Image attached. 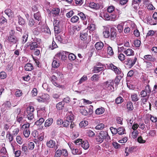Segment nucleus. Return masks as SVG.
<instances>
[{
    "label": "nucleus",
    "instance_id": "f257e3e1",
    "mask_svg": "<svg viewBox=\"0 0 157 157\" xmlns=\"http://www.w3.org/2000/svg\"><path fill=\"white\" fill-rule=\"evenodd\" d=\"M95 140L99 144L103 142L104 140L106 142L110 141V138L107 132L101 131L98 134L96 135Z\"/></svg>",
    "mask_w": 157,
    "mask_h": 157
},
{
    "label": "nucleus",
    "instance_id": "f03ea898",
    "mask_svg": "<svg viewBox=\"0 0 157 157\" xmlns=\"http://www.w3.org/2000/svg\"><path fill=\"white\" fill-rule=\"evenodd\" d=\"M15 32L14 31L12 30L9 32V36L7 37V40L9 43L11 45L17 44L18 39L15 36Z\"/></svg>",
    "mask_w": 157,
    "mask_h": 157
},
{
    "label": "nucleus",
    "instance_id": "7ed1b4c3",
    "mask_svg": "<svg viewBox=\"0 0 157 157\" xmlns=\"http://www.w3.org/2000/svg\"><path fill=\"white\" fill-rule=\"evenodd\" d=\"M41 42V39L39 38H35L33 40V41L28 43L27 46L30 47L31 50H35L36 48H39L40 44Z\"/></svg>",
    "mask_w": 157,
    "mask_h": 157
},
{
    "label": "nucleus",
    "instance_id": "20e7f679",
    "mask_svg": "<svg viewBox=\"0 0 157 157\" xmlns=\"http://www.w3.org/2000/svg\"><path fill=\"white\" fill-rule=\"evenodd\" d=\"M74 142L77 146L81 145V147L85 150L87 149L89 147L88 142L86 140L82 141L81 139H77L74 140Z\"/></svg>",
    "mask_w": 157,
    "mask_h": 157
},
{
    "label": "nucleus",
    "instance_id": "39448f33",
    "mask_svg": "<svg viewBox=\"0 0 157 157\" xmlns=\"http://www.w3.org/2000/svg\"><path fill=\"white\" fill-rule=\"evenodd\" d=\"M68 53V52L65 51L60 52L55 55L54 59L59 61L65 60Z\"/></svg>",
    "mask_w": 157,
    "mask_h": 157
},
{
    "label": "nucleus",
    "instance_id": "423d86ee",
    "mask_svg": "<svg viewBox=\"0 0 157 157\" xmlns=\"http://www.w3.org/2000/svg\"><path fill=\"white\" fill-rule=\"evenodd\" d=\"M34 111V109H26L25 111V113L27 114V118L31 122L30 123L33 122L34 115L33 112Z\"/></svg>",
    "mask_w": 157,
    "mask_h": 157
},
{
    "label": "nucleus",
    "instance_id": "0eeeda50",
    "mask_svg": "<svg viewBox=\"0 0 157 157\" xmlns=\"http://www.w3.org/2000/svg\"><path fill=\"white\" fill-rule=\"evenodd\" d=\"M68 145L71 151L72 154L74 155H81L82 153L81 151L79 149L75 146L73 144L69 143Z\"/></svg>",
    "mask_w": 157,
    "mask_h": 157
},
{
    "label": "nucleus",
    "instance_id": "6e6552de",
    "mask_svg": "<svg viewBox=\"0 0 157 157\" xmlns=\"http://www.w3.org/2000/svg\"><path fill=\"white\" fill-rule=\"evenodd\" d=\"M110 67L111 69L113 70L116 74L120 75V76H118L119 78H121V77L123 76V74L122 73V71L120 68H118L113 64H110Z\"/></svg>",
    "mask_w": 157,
    "mask_h": 157
},
{
    "label": "nucleus",
    "instance_id": "1a4fd4ad",
    "mask_svg": "<svg viewBox=\"0 0 157 157\" xmlns=\"http://www.w3.org/2000/svg\"><path fill=\"white\" fill-rule=\"evenodd\" d=\"M104 84L105 87L108 90H112L114 89V82L112 80H109L105 82Z\"/></svg>",
    "mask_w": 157,
    "mask_h": 157
},
{
    "label": "nucleus",
    "instance_id": "9d476101",
    "mask_svg": "<svg viewBox=\"0 0 157 157\" xmlns=\"http://www.w3.org/2000/svg\"><path fill=\"white\" fill-rule=\"evenodd\" d=\"M137 60V58L136 57L134 58H129L126 61V64L128 68L132 67L135 64Z\"/></svg>",
    "mask_w": 157,
    "mask_h": 157
},
{
    "label": "nucleus",
    "instance_id": "9b49d317",
    "mask_svg": "<svg viewBox=\"0 0 157 157\" xmlns=\"http://www.w3.org/2000/svg\"><path fill=\"white\" fill-rule=\"evenodd\" d=\"M143 60L144 61H150V62H154L156 61V59L152 55H147L144 56Z\"/></svg>",
    "mask_w": 157,
    "mask_h": 157
},
{
    "label": "nucleus",
    "instance_id": "f8f14e48",
    "mask_svg": "<svg viewBox=\"0 0 157 157\" xmlns=\"http://www.w3.org/2000/svg\"><path fill=\"white\" fill-rule=\"evenodd\" d=\"M74 116L71 111L68 112L66 115L65 119L71 122L74 120Z\"/></svg>",
    "mask_w": 157,
    "mask_h": 157
},
{
    "label": "nucleus",
    "instance_id": "ddd939ff",
    "mask_svg": "<svg viewBox=\"0 0 157 157\" xmlns=\"http://www.w3.org/2000/svg\"><path fill=\"white\" fill-rule=\"evenodd\" d=\"M78 15L80 17L81 19L83 21V24L84 25H87V21L88 19V17H87V18L86 15L84 13L81 12L78 13Z\"/></svg>",
    "mask_w": 157,
    "mask_h": 157
},
{
    "label": "nucleus",
    "instance_id": "4468645a",
    "mask_svg": "<svg viewBox=\"0 0 157 157\" xmlns=\"http://www.w3.org/2000/svg\"><path fill=\"white\" fill-rule=\"evenodd\" d=\"M51 81L55 86L58 87L60 86L59 83L57 82V78L55 75H53L52 76Z\"/></svg>",
    "mask_w": 157,
    "mask_h": 157
},
{
    "label": "nucleus",
    "instance_id": "2eb2a0df",
    "mask_svg": "<svg viewBox=\"0 0 157 157\" xmlns=\"http://www.w3.org/2000/svg\"><path fill=\"white\" fill-rule=\"evenodd\" d=\"M90 7L94 9L97 10L99 9L101 7L100 5L98 3H96L94 2L90 3L89 5Z\"/></svg>",
    "mask_w": 157,
    "mask_h": 157
},
{
    "label": "nucleus",
    "instance_id": "dca6fc26",
    "mask_svg": "<svg viewBox=\"0 0 157 157\" xmlns=\"http://www.w3.org/2000/svg\"><path fill=\"white\" fill-rule=\"evenodd\" d=\"M110 39L112 40H114L117 36L116 30L113 29L110 30Z\"/></svg>",
    "mask_w": 157,
    "mask_h": 157
},
{
    "label": "nucleus",
    "instance_id": "f3484780",
    "mask_svg": "<svg viewBox=\"0 0 157 157\" xmlns=\"http://www.w3.org/2000/svg\"><path fill=\"white\" fill-rule=\"evenodd\" d=\"M56 144V142L54 141L51 140L49 141H47L46 145L49 148H53L55 146Z\"/></svg>",
    "mask_w": 157,
    "mask_h": 157
},
{
    "label": "nucleus",
    "instance_id": "a211bd4d",
    "mask_svg": "<svg viewBox=\"0 0 157 157\" xmlns=\"http://www.w3.org/2000/svg\"><path fill=\"white\" fill-rule=\"evenodd\" d=\"M104 46V44L101 41L97 42L95 45V48L98 50L101 49L103 48Z\"/></svg>",
    "mask_w": 157,
    "mask_h": 157
},
{
    "label": "nucleus",
    "instance_id": "6ab92c4d",
    "mask_svg": "<svg viewBox=\"0 0 157 157\" xmlns=\"http://www.w3.org/2000/svg\"><path fill=\"white\" fill-rule=\"evenodd\" d=\"M88 34L87 32L85 31H83L80 33V37L81 39L83 41L86 40Z\"/></svg>",
    "mask_w": 157,
    "mask_h": 157
},
{
    "label": "nucleus",
    "instance_id": "aec40b11",
    "mask_svg": "<svg viewBox=\"0 0 157 157\" xmlns=\"http://www.w3.org/2000/svg\"><path fill=\"white\" fill-rule=\"evenodd\" d=\"M100 16L104 19L107 21L110 20L111 18V16L106 13H101Z\"/></svg>",
    "mask_w": 157,
    "mask_h": 157
},
{
    "label": "nucleus",
    "instance_id": "412c9836",
    "mask_svg": "<svg viewBox=\"0 0 157 157\" xmlns=\"http://www.w3.org/2000/svg\"><path fill=\"white\" fill-rule=\"evenodd\" d=\"M124 53L128 56H133L134 53L133 51L131 48H128L124 52Z\"/></svg>",
    "mask_w": 157,
    "mask_h": 157
},
{
    "label": "nucleus",
    "instance_id": "4be33fe9",
    "mask_svg": "<svg viewBox=\"0 0 157 157\" xmlns=\"http://www.w3.org/2000/svg\"><path fill=\"white\" fill-rule=\"evenodd\" d=\"M144 63L145 65V69L147 70H149L151 69L153 66L152 63L149 61H144Z\"/></svg>",
    "mask_w": 157,
    "mask_h": 157
},
{
    "label": "nucleus",
    "instance_id": "5701e85b",
    "mask_svg": "<svg viewBox=\"0 0 157 157\" xmlns=\"http://www.w3.org/2000/svg\"><path fill=\"white\" fill-rule=\"evenodd\" d=\"M54 17L58 15L60 12V9L58 8L53 9L51 12Z\"/></svg>",
    "mask_w": 157,
    "mask_h": 157
},
{
    "label": "nucleus",
    "instance_id": "b1692460",
    "mask_svg": "<svg viewBox=\"0 0 157 157\" xmlns=\"http://www.w3.org/2000/svg\"><path fill=\"white\" fill-rule=\"evenodd\" d=\"M24 68L26 71H31L33 69V67L31 63H27L25 65Z\"/></svg>",
    "mask_w": 157,
    "mask_h": 157
},
{
    "label": "nucleus",
    "instance_id": "393cba45",
    "mask_svg": "<svg viewBox=\"0 0 157 157\" xmlns=\"http://www.w3.org/2000/svg\"><path fill=\"white\" fill-rule=\"evenodd\" d=\"M53 122V119L52 118H49L44 123V126L45 127H48L50 126Z\"/></svg>",
    "mask_w": 157,
    "mask_h": 157
},
{
    "label": "nucleus",
    "instance_id": "a878e982",
    "mask_svg": "<svg viewBox=\"0 0 157 157\" xmlns=\"http://www.w3.org/2000/svg\"><path fill=\"white\" fill-rule=\"evenodd\" d=\"M41 33L50 34L51 32L49 29L48 27L42 26L41 27Z\"/></svg>",
    "mask_w": 157,
    "mask_h": 157
},
{
    "label": "nucleus",
    "instance_id": "bb28decb",
    "mask_svg": "<svg viewBox=\"0 0 157 157\" xmlns=\"http://www.w3.org/2000/svg\"><path fill=\"white\" fill-rule=\"evenodd\" d=\"M59 61L56 59L53 60L52 63V67L54 68H57L59 67L60 63Z\"/></svg>",
    "mask_w": 157,
    "mask_h": 157
},
{
    "label": "nucleus",
    "instance_id": "cd10ccee",
    "mask_svg": "<svg viewBox=\"0 0 157 157\" xmlns=\"http://www.w3.org/2000/svg\"><path fill=\"white\" fill-rule=\"evenodd\" d=\"M117 133L120 135H122L125 133V130L123 127H121L117 128Z\"/></svg>",
    "mask_w": 157,
    "mask_h": 157
},
{
    "label": "nucleus",
    "instance_id": "c85d7f7f",
    "mask_svg": "<svg viewBox=\"0 0 157 157\" xmlns=\"http://www.w3.org/2000/svg\"><path fill=\"white\" fill-rule=\"evenodd\" d=\"M131 98L132 100L133 101H137L139 99L137 94L135 93L132 94H131Z\"/></svg>",
    "mask_w": 157,
    "mask_h": 157
},
{
    "label": "nucleus",
    "instance_id": "c756f323",
    "mask_svg": "<svg viewBox=\"0 0 157 157\" xmlns=\"http://www.w3.org/2000/svg\"><path fill=\"white\" fill-rule=\"evenodd\" d=\"M104 69L103 67H94L93 68V71L94 73H98L102 71Z\"/></svg>",
    "mask_w": 157,
    "mask_h": 157
},
{
    "label": "nucleus",
    "instance_id": "7c9ffc66",
    "mask_svg": "<svg viewBox=\"0 0 157 157\" xmlns=\"http://www.w3.org/2000/svg\"><path fill=\"white\" fill-rule=\"evenodd\" d=\"M4 12L9 17H12L13 15V12L10 9L6 10Z\"/></svg>",
    "mask_w": 157,
    "mask_h": 157
},
{
    "label": "nucleus",
    "instance_id": "2f4dec72",
    "mask_svg": "<svg viewBox=\"0 0 157 157\" xmlns=\"http://www.w3.org/2000/svg\"><path fill=\"white\" fill-rule=\"evenodd\" d=\"M80 109V113L83 115L84 116L87 115L88 114V111H89L90 110L91 111L92 110V109Z\"/></svg>",
    "mask_w": 157,
    "mask_h": 157
},
{
    "label": "nucleus",
    "instance_id": "473e14b6",
    "mask_svg": "<svg viewBox=\"0 0 157 157\" xmlns=\"http://www.w3.org/2000/svg\"><path fill=\"white\" fill-rule=\"evenodd\" d=\"M7 23V20L5 17L3 16L0 17V26L2 25H6Z\"/></svg>",
    "mask_w": 157,
    "mask_h": 157
},
{
    "label": "nucleus",
    "instance_id": "72a5a7b5",
    "mask_svg": "<svg viewBox=\"0 0 157 157\" xmlns=\"http://www.w3.org/2000/svg\"><path fill=\"white\" fill-rule=\"evenodd\" d=\"M44 119L43 118H40L38 120L36 121L35 122V124L37 125H41L44 122Z\"/></svg>",
    "mask_w": 157,
    "mask_h": 157
},
{
    "label": "nucleus",
    "instance_id": "f704fd0d",
    "mask_svg": "<svg viewBox=\"0 0 157 157\" xmlns=\"http://www.w3.org/2000/svg\"><path fill=\"white\" fill-rule=\"evenodd\" d=\"M34 17L35 19L38 21H40L41 19V17L40 13L39 12L34 13Z\"/></svg>",
    "mask_w": 157,
    "mask_h": 157
},
{
    "label": "nucleus",
    "instance_id": "c9c22d12",
    "mask_svg": "<svg viewBox=\"0 0 157 157\" xmlns=\"http://www.w3.org/2000/svg\"><path fill=\"white\" fill-rule=\"evenodd\" d=\"M79 18L78 16L75 15L73 16L71 19V21L73 23H75L78 21Z\"/></svg>",
    "mask_w": 157,
    "mask_h": 157
},
{
    "label": "nucleus",
    "instance_id": "e433bc0d",
    "mask_svg": "<svg viewBox=\"0 0 157 157\" xmlns=\"http://www.w3.org/2000/svg\"><path fill=\"white\" fill-rule=\"evenodd\" d=\"M115 7L113 6H108L107 9V11L110 13H112L113 12H115Z\"/></svg>",
    "mask_w": 157,
    "mask_h": 157
},
{
    "label": "nucleus",
    "instance_id": "4c0bfd02",
    "mask_svg": "<svg viewBox=\"0 0 157 157\" xmlns=\"http://www.w3.org/2000/svg\"><path fill=\"white\" fill-rule=\"evenodd\" d=\"M28 37V33H25L24 34L22 37V42L24 44L27 41Z\"/></svg>",
    "mask_w": 157,
    "mask_h": 157
},
{
    "label": "nucleus",
    "instance_id": "58836bf2",
    "mask_svg": "<svg viewBox=\"0 0 157 157\" xmlns=\"http://www.w3.org/2000/svg\"><path fill=\"white\" fill-rule=\"evenodd\" d=\"M21 112V110H19L18 115L17 117V121L19 123H22L23 121V118L22 117H20L19 114Z\"/></svg>",
    "mask_w": 157,
    "mask_h": 157
},
{
    "label": "nucleus",
    "instance_id": "ea45409f",
    "mask_svg": "<svg viewBox=\"0 0 157 157\" xmlns=\"http://www.w3.org/2000/svg\"><path fill=\"white\" fill-rule=\"evenodd\" d=\"M123 101L124 99L122 97L119 96L117 97L115 99V102L117 104H119L123 102Z\"/></svg>",
    "mask_w": 157,
    "mask_h": 157
},
{
    "label": "nucleus",
    "instance_id": "a19ab883",
    "mask_svg": "<svg viewBox=\"0 0 157 157\" xmlns=\"http://www.w3.org/2000/svg\"><path fill=\"white\" fill-rule=\"evenodd\" d=\"M67 56H68L69 59L71 61L75 60L76 58V56L75 55L72 53H71L69 54L68 53Z\"/></svg>",
    "mask_w": 157,
    "mask_h": 157
},
{
    "label": "nucleus",
    "instance_id": "79ce46f5",
    "mask_svg": "<svg viewBox=\"0 0 157 157\" xmlns=\"http://www.w3.org/2000/svg\"><path fill=\"white\" fill-rule=\"evenodd\" d=\"M105 111V109H97L95 113L97 114H102Z\"/></svg>",
    "mask_w": 157,
    "mask_h": 157
},
{
    "label": "nucleus",
    "instance_id": "37998d69",
    "mask_svg": "<svg viewBox=\"0 0 157 157\" xmlns=\"http://www.w3.org/2000/svg\"><path fill=\"white\" fill-rule=\"evenodd\" d=\"M140 95L141 97H147V98L150 96V95L148 94L144 90H143L140 92Z\"/></svg>",
    "mask_w": 157,
    "mask_h": 157
},
{
    "label": "nucleus",
    "instance_id": "c03bdc74",
    "mask_svg": "<svg viewBox=\"0 0 157 157\" xmlns=\"http://www.w3.org/2000/svg\"><path fill=\"white\" fill-rule=\"evenodd\" d=\"M28 25L30 27L34 26H36V24L35 23L34 20L33 19H30L28 23Z\"/></svg>",
    "mask_w": 157,
    "mask_h": 157
},
{
    "label": "nucleus",
    "instance_id": "a18cd8bd",
    "mask_svg": "<svg viewBox=\"0 0 157 157\" xmlns=\"http://www.w3.org/2000/svg\"><path fill=\"white\" fill-rule=\"evenodd\" d=\"M43 100L45 102L49 99V95L48 94H44L41 96Z\"/></svg>",
    "mask_w": 157,
    "mask_h": 157
},
{
    "label": "nucleus",
    "instance_id": "49530a36",
    "mask_svg": "<svg viewBox=\"0 0 157 157\" xmlns=\"http://www.w3.org/2000/svg\"><path fill=\"white\" fill-rule=\"evenodd\" d=\"M34 33L35 34L38 35L40 33H41V27H37L34 29Z\"/></svg>",
    "mask_w": 157,
    "mask_h": 157
},
{
    "label": "nucleus",
    "instance_id": "de8ad7c7",
    "mask_svg": "<svg viewBox=\"0 0 157 157\" xmlns=\"http://www.w3.org/2000/svg\"><path fill=\"white\" fill-rule=\"evenodd\" d=\"M88 124V122L86 121H82L79 124V126L82 128L85 127Z\"/></svg>",
    "mask_w": 157,
    "mask_h": 157
},
{
    "label": "nucleus",
    "instance_id": "09e8293b",
    "mask_svg": "<svg viewBox=\"0 0 157 157\" xmlns=\"http://www.w3.org/2000/svg\"><path fill=\"white\" fill-rule=\"evenodd\" d=\"M99 77L97 74L93 75L91 78V80L92 81H98L99 80Z\"/></svg>",
    "mask_w": 157,
    "mask_h": 157
},
{
    "label": "nucleus",
    "instance_id": "8fccbe9b",
    "mask_svg": "<svg viewBox=\"0 0 157 157\" xmlns=\"http://www.w3.org/2000/svg\"><path fill=\"white\" fill-rule=\"evenodd\" d=\"M18 23L19 25H24L25 23L24 20L21 16L18 17Z\"/></svg>",
    "mask_w": 157,
    "mask_h": 157
},
{
    "label": "nucleus",
    "instance_id": "3c124183",
    "mask_svg": "<svg viewBox=\"0 0 157 157\" xmlns=\"http://www.w3.org/2000/svg\"><path fill=\"white\" fill-rule=\"evenodd\" d=\"M104 36L106 38H108L110 36V34L109 30H105L103 33Z\"/></svg>",
    "mask_w": 157,
    "mask_h": 157
},
{
    "label": "nucleus",
    "instance_id": "603ef678",
    "mask_svg": "<svg viewBox=\"0 0 157 157\" xmlns=\"http://www.w3.org/2000/svg\"><path fill=\"white\" fill-rule=\"evenodd\" d=\"M104 128V125L103 123H100L95 127V129L97 130H101L103 129Z\"/></svg>",
    "mask_w": 157,
    "mask_h": 157
},
{
    "label": "nucleus",
    "instance_id": "864d4df0",
    "mask_svg": "<svg viewBox=\"0 0 157 157\" xmlns=\"http://www.w3.org/2000/svg\"><path fill=\"white\" fill-rule=\"evenodd\" d=\"M7 74L4 71H2L0 73V78L1 79H4L7 77Z\"/></svg>",
    "mask_w": 157,
    "mask_h": 157
},
{
    "label": "nucleus",
    "instance_id": "5fc2aeb1",
    "mask_svg": "<svg viewBox=\"0 0 157 157\" xmlns=\"http://www.w3.org/2000/svg\"><path fill=\"white\" fill-rule=\"evenodd\" d=\"M148 94L150 95V93L151 92V90L150 87V86L148 85H147L145 88V89L144 90Z\"/></svg>",
    "mask_w": 157,
    "mask_h": 157
},
{
    "label": "nucleus",
    "instance_id": "6e6d98bb",
    "mask_svg": "<svg viewBox=\"0 0 157 157\" xmlns=\"http://www.w3.org/2000/svg\"><path fill=\"white\" fill-rule=\"evenodd\" d=\"M34 147V144L33 142H29L28 144V148L30 150H33Z\"/></svg>",
    "mask_w": 157,
    "mask_h": 157
},
{
    "label": "nucleus",
    "instance_id": "4d7b16f0",
    "mask_svg": "<svg viewBox=\"0 0 157 157\" xmlns=\"http://www.w3.org/2000/svg\"><path fill=\"white\" fill-rule=\"evenodd\" d=\"M140 4L133 3V2H132V6L133 8V10L135 11H137V9L139 7Z\"/></svg>",
    "mask_w": 157,
    "mask_h": 157
},
{
    "label": "nucleus",
    "instance_id": "13d9d810",
    "mask_svg": "<svg viewBox=\"0 0 157 157\" xmlns=\"http://www.w3.org/2000/svg\"><path fill=\"white\" fill-rule=\"evenodd\" d=\"M30 134V131L29 130H24L23 131V134L24 136L26 137H28L29 136Z\"/></svg>",
    "mask_w": 157,
    "mask_h": 157
},
{
    "label": "nucleus",
    "instance_id": "bf43d9fd",
    "mask_svg": "<svg viewBox=\"0 0 157 157\" xmlns=\"http://www.w3.org/2000/svg\"><path fill=\"white\" fill-rule=\"evenodd\" d=\"M117 29L120 33L123 32V26L122 24H119L117 27Z\"/></svg>",
    "mask_w": 157,
    "mask_h": 157
},
{
    "label": "nucleus",
    "instance_id": "052dcab7",
    "mask_svg": "<svg viewBox=\"0 0 157 157\" xmlns=\"http://www.w3.org/2000/svg\"><path fill=\"white\" fill-rule=\"evenodd\" d=\"M87 28L90 31H93L95 29V25L94 24H90L88 26Z\"/></svg>",
    "mask_w": 157,
    "mask_h": 157
},
{
    "label": "nucleus",
    "instance_id": "680f3d73",
    "mask_svg": "<svg viewBox=\"0 0 157 157\" xmlns=\"http://www.w3.org/2000/svg\"><path fill=\"white\" fill-rule=\"evenodd\" d=\"M125 56L124 54L122 53H120L118 55V59L121 61H123L125 59Z\"/></svg>",
    "mask_w": 157,
    "mask_h": 157
},
{
    "label": "nucleus",
    "instance_id": "e2e57ef3",
    "mask_svg": "<svg viewBox=\"0 0 157 157\" xmlns=\"http://www.w3.org/2000/svg\"><path fill=\"white\" fill-rule=\"evenodd\" d=\"M108 54L110 55H112L113 54V52L112 48L110 46H109L107 48Z\"/></svg>",
    "mask_w": 157,
    "mask_h": 157
},
{
    "label": "nucleus",
    "instance_id": "0e129e2a",
    "mask_svg": "<svg viewBox=\"0 0 157 157\" xmlns=\"http://www.w3.org/2000/svg\"><path fill=\"white\" fill-rule=\"evenodd\" d=\"M65 104L63 101L60 102L56 105V108H62L64 107Z\"/></svg>",
    "mask_w": 157,
    "mask_h": 157
},
{
    "label": "nucleus",
    "instance_id": "69168bd1",
    "mask_svg": "<svg viewBox=\"0 0 157 157\" xmlns=\"http://www.w3.org/2000/svg\"><path fill=\"white\" fill-rule=\"evenodd\" d=\"M61 155V150L58 149L56 151L54 157H60Z\"/></svg>",
    "mask_w": 157,
    "mask_h": 157
},
{
    "label": "nucleus",
    "instance_id": "338daca9",
    "mask_svg": "<svg viewBox=\"0 0 157 157\" xmlns=\"http://www.w3.org/2000/svg\"><path fill=\"white\" fill-rule=\"evenodd\" d=\"M110 129L113 134L115 135L117 133V129L116 128L111 127L110 128Z\"/></svg>",
    "mask_w": 157,
    "mask_h": 157
},
{
    "label": "nucleus",
    "instance_id": "774afa93",
    "mask_svg": "<svg viewBox=\"0 0 157 157\" xmlns=\"http://www.w3.org/2000/svg\"><path fill=\"white\" fill-rule=\"evenodd\" d=\"M112 145L116 149H118L120 147V145L116 142H113L112 143Z\"/></svg>",
    "mask_w": 157,
    "mask_h": 157
}]
</instances>
